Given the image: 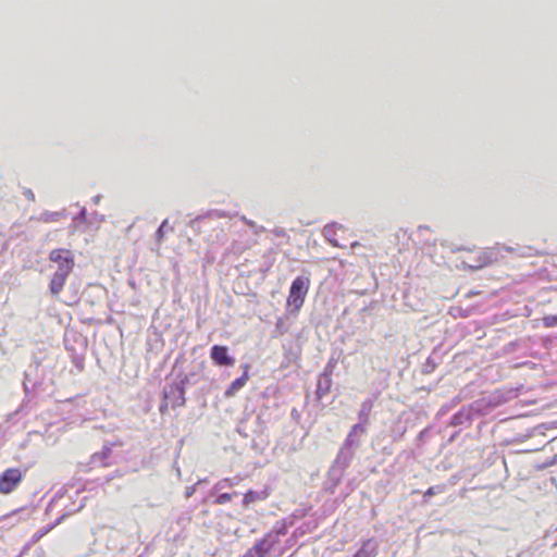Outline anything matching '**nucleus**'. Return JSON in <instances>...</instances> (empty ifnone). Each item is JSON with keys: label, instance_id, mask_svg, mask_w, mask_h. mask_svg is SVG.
<instances>
[{"label": "nucleus", "instance_id": "nucleus-1", "mask_svg": "<svg viewBox=\"0 0 557 557\" xmlns=\"http://www.w3.org/2000/svg\"><path fill=\"white\" fill-rule=\"evenodd\" d=\"M366 433L367 426L363 422H358L351 426L334 461L333 470L343 471L349 466L355 450L361 446L362 436Z\"/></svg>", "mask_w": 557, "mask_h": 557}, {"label": "nucleus", "instance_id": "nucleus-2", "mask_svg": "<svg viewBox=\"0 0 557 557\" xmlns=\"http://www.w3.org/2000/svg\"><path fill=\"white\" fill-rule=\"evenodd\" d=\"M310 287V278L299 275L290 284L287 297V308L292 313H298L302 307Z\"/></svg>", "mask_w": 557, "mask_h": 557}, {"label": "nucleus", "instance_id": "nucleus-3", "mask_svg": "<svg viewBox=\"0 0 557 557\" xmlns=\"http://www.w3.org/2000/svg\"><path fill=\"white\" fill-rule=\"evenodd\" d=\"M23 472L17 468H10L0 474V493L10 494L21 483Z\"/></svg>", "mask_w": 557, "mask_h": 557}, {"label": "nucleus", "instance_id": "nucleus-4", "mask_svg": "<svg viewBox=\"0 0 557 557\" xmlns=\"http://www.w3.org/2000/svg\"><path fill=\"white\" fill-rule=\"evenodd\" d=\"M49 260L58 263V270L55 272H62V270H65V273L70 274L74 268L73 253L67 249L59 248L51 250L49 253Z\"/></svg>", "mask_w": 557, "mask_h": 557}, {"label": "nucleus", "instance_id": "nucleus-5", "mask_svg": "<svg viewBox=\"0 0 557 557\" xmlns=\"http://www.w3.org/2000/svg\"><path fill=\"white\" fill-rule=\"evenodd\" d=\"M275 546L274 535H264L256 541L253 546L243 557H265Z\"/></svg>", "mask_w": 557, "mask_h": 557}, {"label": "nucleus", "instance_id": "nucleus-6", "mask_svg": "<svg viewBox=\"0 0 557 557\" xmlns=\"http://www.w3.org/2000/svg\"><path fill=\"white\" fill-rule=\"evenodd\" d=\"M210 357L214 364L220 367H233L235 358L230 356L228 348L223 345H213L210 349Z\"/></svg>", "mask_w": 557, "mask_h": 557}, {"label": "nucleus", "instance_id": "nucleus-7", "mask_svg": "<svg viewBox=\"0 0 557 557\" xmlns=\"http://www.w3.org/2000/svg\"><path fill=\"white\" fill-rule=\"evenodd\" d=\"M67 276L69 274L65 273V270H62V272H54L49 284V289L52 296H58L61 293Z\"/></svg>", "mask_w": 557, "mask_h": 557}, {"label": "nucleus", "instance_id": "nucleus-8", "mask_svg": "<svg viewBox=\"0 0 557 557\" xmlns=\"http://www.w3.org/2000/svg\"><path fill=\"white\" fill-rule=\"evenodd\" d=\"M332 387V377H331V371H327V369L321 374L318 385H317V397L321 399L325 395H327Z\"/></svg>", "mask_w": 557, "mask_h": 557}, {"label": "nucleus", "instance_id": "nucleus-9", "mask_svg": "<svg viewBox=\"0 0 557 557\" xmlns=\"http://www.w3.org/2000/svg\"><path fill=\"white\" fill-rule=\"evenodd\" d=\"M249 380V375L247 370L242 374V376L237 377L232 382V384L227 387L225 391V397H233L236 395V393L242 389L247 381Z\"/></svg>", "mask_w": 557, "mask_h": 557}, {"label": "nucleus", "instance_id": "nucleus-10", "mask_svg": "<svg viewBox=\"0 0 557 557\" xmlns=\"http://www.w3.org/2000/svg\"><path fill=\"white\" fill-rule=\"evenodd\" d=\"M376 554V543L372 540H367L363 542L362 546L357 550L354 557H375Z\"/></svg>", "mask_w": 557, "mask_h": 557}, {"label": "nucleus", "instance_id": "nucleus-11", "mask_svg": "<svg viewBox=\"0 0 557 557\" xmlns=\"http://www.w3.org/2000/svg\"><path fill=\"white\" fill-rule=\"evenodd\" d=\"M112 448L110 445H103L101 451H97L91 456V463H100L102 466H109L107 459L110 458Z\"/></svg>", "mask_w": 557, "mask_h": 557}, {"label": "nucleus", "instance_id": "nucleus-12", "mask_svg": "<svg viewBox=\"0 0 557 557\" xmlns=\"http://www.w3.org/2000/svg\"><path fill=\"white\" fill-rule=\"evenodd\" d=\"M268 496H269V494L265 491L257 492V491L250 490L247 493H245L244 498H243V504H244V506L247 507L252 503L264 500Z\"/></svg>", "mask_w": 557, "mask_h": 557}, {"label": "nucleus", "instance_id": "nucleus-13", "mask_svg": "<svg viewBox=\"0 0 557 557\" xmlns=\"http://www.w3.org/2000/svg\"><path fill=\"white\" fill-rule=\"evenodd\" d=\"M178 381L175 383L181 386V389L187 388L188 385H194L198 381V372L190 371L187 374L178 375Z\"/></svg>", "mask_w": 557, "mask_h": 557}, {"label": "nucleus", "instance_id": "nucleus-14", "mask_svg": "<svg viewBox=\"0 0 557 557\" xmlns=\"http://www.w3.org/2000/svg\"><path fill=\"white\" fill-rule=\"evenodd\" d=\"M495 260V257L493 255V252L491 251H484L482 252L478 259H476V263L471 265L470 268L472 270H479V269H482L483 267L485 265H488L491 264L493 261Z\"/></svg>", "mask_w": 557, "mask_h": 557}, {"label": "nucleus", "instance_id": "nucleus-15", "mask_svg": "<svg viewBox=\"0 0 557 557\" xmlns=\"http://www.w3.org/2000/svg\"><path fill=\"white\" fill-rule=\"evenodd\" d=\"M469 421H470V412L468 410L461 409L451 417L450 425L459 426Z\"/></svg>", "mask_w": 557, "mask_h": 557}, {"label": "nucleus", "instance_id": "nucleus-16", "mask_svg": "<svg viewBox=\"0 0 557 557\" xmlns=\"http://www.w3.org/2000/svg\"><path fill=\"white\" fill-rule=\"evenodd\" d=\"M240 479L238 476L222 479L213 486V493L225 488H231L237 485Z\"/></svg>", "mask_w": 557, "mask_h": 557}, {"label": "nucleus", "instance_id": "nucleus-17", "mask_svg": "<svg viewBox=\"0 0 557 557\" xmlns=\"http://www.w3.org/2000/svg\"><path fill=\"white\" fill-rule=\"evenodd\" d=\"M64 212V210L60 212L45 211L39 215L38 220L45 223L54 222L58 221Z\"/></svg>", "mask_w": 557, "mask_h": 557}, {"label": "nucleus", "instance_id": "nucleus-18", "mask_svg": "<svg viewBox=\"0 0 557 557\" xmlns=\"http://www.w3.org/2000/svg\"><path fill=\"white\" fill-rule=\"evenodd\" d=\"M171 388L173 392L176 393L174 405L176 407H183L186 403V398H185L186 388L181 389V386L177 384H175Z\"/></svg>", "mask_w": 557, "mask_h": 557}, {"label": "nucleus", "instance_id": "nucleus-19", "mask_svg": "<svg viewBox=\"0 0 557 557\" xmlns=\"http://www.w3.org/2000/svg\"><path fill=\"white\" fill-rule=\"evenodd\" d=\"M287 533V528L285 524L276 525L273 530L268 532L265 535H274L275 545L280 543V537L284 536Z\"/></svg>", "mask_w": 557, "mask_h": 557}, {"label": "nucleus", "instance_id": "nucleus-20", "mask_svg": "<svg viewBox=\"0 0 557 557\" xmlns=\"http://www.w3.org/2000/svg\"><path fill=\"white\" fill-rule=\"evenodd\" d=\"M445 485L444 484H440V485H435V486H431L429 487L424 494H423V498L425 502H428V499L434 495H437V494H442L445 492Z\"/></svg>", "mask_w": 557, "mask_h": 557}, {"label": "nucleus", "instance_id": "nucleus-21", "mask_svg": "<svg viewBox=\"0 0 557 557\" xmlns=\"http://www.w3.org/2000/svg\"><path fill=\"white\" fill-rule=\"evenodd\" d=\"M371 409V406L368 405L367 403H363L361 405V409L358 413V418H359V422H363L364 425L367 426V423H368V420H369V411Z\"/></svg>", "mask_w": 557, "mask_h": 557}, {"label": "nucleus", "instance_id": "nucleus-22", "mask_svg": "<svg viewBox=\"0 0 557 557\" xmlns=\"http://www.w3.org/2000/svg\"><path fill=\"white\" fill-rule=\"evenodd\" d=\"M235 495H237V493H236V492H234V493H222V494H220V495L216 497L215 503H216L218 505H224V504H226V503L231 502V500H232V498H233V496H235Z\"/></svg>", "mask_w": 557, "mask_h": 557}, {"label": "nucleus", "instance_id": "nucleus-23", "mask_svg": "<svg viewBox=\"0 0 557 557\" xmlns=\"http://www.w3.org/2000/svg\"><path fill=\"white\" fill-rule=\"evenodd\" d=\"M542 321L545 327H555L557 326V314L545 315Z\"/></svg>", "mask_w": 557, "mask_h": 557}, {"label": "nucleus", "instance_id": "nucleus-24", "mask_svg": "<svg viewBox=\"0 0 557 557\" xmlns=\"http://www.w3.org/2000/svg\"><path fill=\"white\" fill-rule=\"evenodd\" d=\"M168 223H169V220L165 219L161 225L158 227L157 232H156V237H157V240L158 243H161L163 240V237H164V230L165 227L168 226Z\"/></svg>", "mask_w": 557, "mask_h": 557}, {"label": "nucleus", "instance_id": "nucleus-25", "mask_svg": "<svg viewBox=\"0 0 557 557\" xmlns=\"http://www.w3.org/2000/svg\"><path fill=\"white\" fill-rule=\"evenodd\" d=\"M336 227H339V228H341V227H342V225H338L337 223H332V224H327V225H325V227H324V230H323L324 235H325L327 238H330V236L334 234V230H335Z\"/></svg>", "mask_w": 557, "mask_h": 557}, {"label": "nucleus", "instance_id": "nucleus-26", "mask_svg": "<svg viewBox=\"0 0 557 557\" xmlns=\"http://www.w3.org/2000/svg\"><path fill=\"white\" fill-rule=\"evenodd\" d=\"M86 218H87V210H86V208L83 207L81 209V211L78 212V214L74 218V221L85 222Z\"/></svg>", "mask_w": 557, "mask_h": 557}, {"label": "nucleus", "instance_id": "nucleus-27", "mask_svg": "<svg viewBox=\"0 0 557 557\" xmlns=\"http://www.w3.org/2000/svg\"><path fill=\"white\" fill-rule=\"evenodd\" d=\"M196 487H197V484H195L193 486H188L185 491V497L190 498L194 495V493L196 492Z\"/></svg>", "mask_w": 557, "mask_h": 557}, {"label": "nucleus", "instance_id": "nucleus-28", "mask_svg": "<svg viewBox=\"0 0 557 557\" xmlns=\"http://www.w3.org/2000/svg\"><path fill=\"white\" fill-rule=\"evenodd\" d=\"M27 381H28V374L25 373V379H24V382H23V388H24V392H25L26 396L29 394V387H28Z\"/></svg>", "mask_w": 557, "mask_h": 557}, {"label": "nucleus", "instance_id": "nucleus-29", "mask_svg": "<svg viewBox=\"0 0 557 557\" xmlns=\"http://www.w3.org/2000/svg\"><path fill=\"white\" fill-rule=\"evenodd\" d=\"M24 195L26 196L27 199L34 201L35 200V195L34 193L30 190V189H27Z\"/></svg>", "mask_w": 557, "mask_h": 557}, {"label": "nucleus", "instance_id": "nucleus-30", "mask_svg": "<svg viewBox=\"0 0 557 557\" xmlns=\"http://www.w3.org/2000/svg\"><path fill=\"white\" fill-rule=\"evenodd\" d=\"M276 329L280 331V333H281V334H283V333H284V330H283V321H282V319H278V320L276 321Z\"/></svg>", "mask_w": 557, "mask_h": 557}, {"label": "nucleus", "instance_id": "nucleus-31", "mask_svg": "<svg viewBox=\"0 0 557 557\" xmlns=\"http://www.w3.org/2000/svg\"><path fill=\"white\" fill-rule=\"evenodd\" d=\"M327 239H329V242H330V244H331L332 246H334V247H341V245L338 244V242H337L336 239L331 238V237H330V238H327Z\"/></svg>", "mask_w": 557, "mask_h": 557}, {"label": "nucleus", "instance_id": "nucleus-32", "mask_svg": "<svg viewBox=\"0 0 557 557\" xmlns=\"http://www.w3.org/2000/svg\"><path fill=\"white\" fill-rule=\"evenodd\" d=\"M101 198H102V196H101V195H97V196H95V197L92 198V202H94L95 205H98V203L100 202Z\"/></svg>", "mask_w": 557, "mask_h": 557}, {"label": "nucleus", "instance_id": "nucleus-33", "mask_svg": "<svg viewBox=\"0 0 557 557\" xmlns=\"http://www.w3.org/2000/svg\"><path fill=\"white\" fill-rule=\"evenodd\" d=\"M243 220L250 226V227H253L255 226V223L252 221H248L246 220L245 218H243Z\"/></svg>", "mask_w": 557, "mask_h": 557}, {"label": "nucleus", "instance_id": "nucleus-34", "mask_svg": "<svg viewBox=\"0 0 557 557\" xmlns=\"http://www.w3.org/2000/svg\"><path fill=\"white\" fill-rule=\"evenodd\" d=\"M207 482V479H200L196 484L199 485V484H202V483H206Z\"/></svg>", "mask_w": 557, "mask_h": 557}, {"label": "nucleus", "instance_id": "nucleus-35", "mask_svg": "<svg viewBox=\"0 0 557 557\" xmlns=\"http://www.w3.org/2000/svg\"><path fill=\"white\" fill-rule=\"evenodd\" d=\"M165 409H166V405H163V404H162V405L160 406V411H162V412H163Z\"/></svg>", "mask_w": 557, "mask_h": 557}, {"label": "nucleus", "instance_id": "nucleus-36", "mask_svg": "<svg viewBox=\"0 0 557 557\" xmlns=\"http://www.w3.org/2000/svg\"><path fill=\"white\" fill-rule=\"evenodd\" d=\"M358 245H359V243H358V242H355V243H352V244H351V246H352V247H356V246H358Z\"/></svg>", "mask_w": 557, "mask_h": 557}, {"label": "nucleus", "instance_id": "nucleus-37", "mask_svg": "<svg viewBox=\"0 0 557 557\" xmlns=\"http://www.w3.org/2000/svg\"><path fill=\"white\" fill-rule=\"evenodd\" d=\"M553 463H557V454H556V455H555V457H554V461H553Z\"/></svg>", "mask_w": 557, "mask_h": 557}]
</instances>
